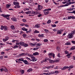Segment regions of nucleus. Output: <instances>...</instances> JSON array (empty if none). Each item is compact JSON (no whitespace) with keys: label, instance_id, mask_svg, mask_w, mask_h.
I'll use <instances>...</instances> for the list:
<instances>
[{"label":"nucleus","instance_id":"1","mask_svg":"<svg viewBox=\"0 0 75 75\" xmlns=\"http://www.w3.org/2000/svg\"><path fill=\"white\" fill-rule=\"evenodd\" d=\"M75 33V30H74L71 32V33L68 34L67 37L68 38H72L74 37V35Z\"/></svg>","mask_w":75,"mask_h":75},{"label":"nucleus","instance_id":"2","mask_svg":"<svg viewBox=\"0 0 75 75\" xmlns=\"http://www.w3.org/2000/svg\"><path fill=\"white\" fill-rule=\"evenodd\" d=\"M60 61V59L57 58V60H53L50 59L49 62L50 64H53L54 62H59Z\"/></svg>","mask_w":75,"mask_h":75},{"label":"nucleus","instance_id":"3","mask_svg":"<svg viewBox=\"0 0 75 75\" xmlns=\"http://www.w3.org/2000/svg\"><path fill=\"white\" fill-rule=\"evenodd\" d=\"M13 4L14 5H16L17 8H20V6L19 5V3L13 2Z\"/></svg>","mask_w":75,"mask_h":75},{"label":"nucleus","instance_id":"4","mask_svg":"<svg viewBox=\"0 0 75 75\" xmlns=\"http://www.w3.org/2000/svg\"><path fill=\"white\" fill-rule=\"evenodd\" d=\"M42 6L39 5L38 6V8L36 9V10L37 11H38V10H41L42 9Z\"/></svg>","mask_w":75,"mask_h":75},{"label":"nucleus","instance_id":"5","mask_svg":"<svg viewBox=\"0 0 75 75\" xmlns=\"http://www.w3.org/2000/svg\"><path fill=\"white\" fill-rule=\"evenodd\" d=\"M43 13L45 15H47L49 14V13H50V12L48 11L47 10L45 9L43 11Z\"/></svg>","mask_w":75,"mask_h":75},{"label":"nucleus","instance_id":"6","mask_svg":"<svg viewBox=\"0 0 75 75\" xmlns=\"http://www.w3.org/2000/svg\"><path fill=\"white\" fill-rule=\"evenodd\" d=\"M48 56H52L53 57V58H55V54L53 53H49L48 54Z\"/></svg>","mask_w":75,"mask_h":75},{"label":"nucleus","instance_id":"7","mask_svg":"<svg viewBox=\"0 0 75 75\" xmlns=\"http://www.w3.org/2000/svg\"><path fill=\"white\" fill-rule=\"evenodd\" d=\"M0 69L1 71H4L6 72H7V71H8V70L5 67H3V68L2 69Z\"/></svg>","mask_w":75,"mask_h":75},{"label":"nucleus","instance_id":"8","mask_svg":"<svg viewBox=\"0 0 75 75\" xmlns=\"http://www.w3.org/2000/svg\"><path fill=\"white\" fill-rule=\"evenodd\" d=\"M31 58L32 60H31L30 61H33V62H34V61H36L37 60L35 59V57L33 56Z\"/></svg>","mask_w":75,"mask_h":75},{"label":"nucleus","instance_id":"9","mask_svg":"<svg viewBox=\"0 0 75 75\" xmlns=\"http://www.w3.org/2000/svg\"><path fill=\"white\" fill-rule=\"evenodd\" d=\"M68 68H69V67L68 66H64L63 68H62L61 69L62 70H65L66 69H68Z\"/></svg>","mask_w":75,"mask_h":75},{"label":"nucleus","instance_id":"10","mask_svg":"<svg viewBox=\"0 0 75 75\" xmlns=\"http://www.w3.org/2000/svg\"><path fill=\"white\" fill-rule=\"evenodd\" d=\"M71 4L70 2L67 3L65 5H62V7H65V6H69V5H70Z\"/></svg>","mask_w":75,"mask_h":75},{"label":"nucleus","instance_id":"11","mask_svg":"<svg viewBox=\"0 0 75 75\" xmlns=\"http://www.w3.org/2000/svg\"><path fill=\"white\" fill-rule=\"evenodd\" d=\"M11 20L13 21H17V18L14 17H13L12 18Z\"/></svg>","mask_w":75,"mask_h":75},{"label":"nucleus","instance_id":"12","mask_svg":"<svg viewBox=\"0 0 75 75\" xmlns=\"http://www.w3.org/2000/svg\"><path fill=\"white\" fill-rule=\"evenodd\" d=\"M22 46H23L25 44V43L24 42H20V44Z\"/></svg>","mask_w":75,"mask_h":75},{"label":"nucleus","instance_id":"13","mask_svg":"<svg viewBox=\"0 0 75 75\" xmlns=\"http://www.w3.org/2000/svg\"><path fill=\"white\" fill-rule=\"evenodd\" d=\"M23 62L25 64H28V62L26 60H24L23 61Z\"/></svg>","mask_w":75,"mask_h":75},{"label":"nucleus","instance_id":"14","mask_svg":"<svg viewBox=\"0 0 75 75\" xmlns=\"http://www.w3.org/2000/svg\"><path fill=\"white\" fill-rule=\"evenodd\" d=\"M31 14H33V15H35L37 14V12L34 11H32V12L31 11Z\"/></svg>","mask_w":75,"mask_h":75},{"label":"nucleus","instance_id":"15","mask_svg":"<svg viewBox=\"0 0 75 75\" xmlns=\"http://www.w3.org/2000/svg\"><path fill=\"white\" fill-rule=\"evenodd\" d=\"M40 24H38L37 25H35V27H36V28H40Z\"/></svg>","mask_w":75,"mask_h":75},{"label":"nucleus","instance_id":"16","mask_svg":"<svg viewBox=\"0 0 75 75\" xmlns=\"http://www.w3.org/2000/svg\"><path fill=\"white\" fill-rule=\"evenodd\" d=\"M39 55V53L38 52H35L33 53V55L34 56L38 55Z\"/></svg>","mask_w":75,"mask_h":75},{"label":"nucleus","instance_id":"17","mask_svg":"<svg viewBox=\"0 0 75 75\" xmlns=\"http://www.w3.org/2000/svg\"><path fill=\"white\" fill-rule=\"evenodd\" d=\"M4 31H7V30H8V28H7V26H4Z\"/></svg>","mask_w":75,"mask_h":75},{"label":"nucleus","instance_id":"18","mask_svg":"<svg viewBox=\"0 0 75 75\" xmlns=\"http://www.w3.org/2000/svg\"><path fill=\"white\" fill-rule=\"evenodd\" d=\"M20 72L22 74H23L24 73V70H21Z\"/></svg>","mask_w":75,"mask_h":75},{"label":"nucleus","instance_id":"19","mask_svg":"<svg viewBox=\"0 0 75 75\" xmlns=\"http://www.w3.org/2000/svg\"><path fill=\"white\" fill-rule=\"evenodd\" d=\"M9 16H10V15H4V18H7V17H9Z\"/></svg>","mask_w":75,"mask_h":75},{"label":"nucleus","instance_id":"20","mask_svg":"<svg viewBox=\"0 0 75 75\" xmlns=\"http://www.w3.org/2000/svg\"><path fill=\"white\" fill-rule=\"evenodd\" d=\"M57 51H60V48H59V47L57 46Z\"/></svg>","mask_w":75,"mask_h":75},{"label":"nucleus","instance_id":"21","mask_svg":"<svg viewBox=\"0 0 75 75\" xmlns=\"http://www.w3.org/2000/svg\"><path fill=\"white\" fill-rule=\"evenodd\" d=\"M23 56H24L25 55H28V56L29 55V54L28 53H23Z\"/></svg>","mask_w":75,"mask_h":75},{"label":"nucleus","instance_id":"22","mask_svg":"<svg viewBox=\"0 0 75 75\" xmlns=\"http://www.w3.org/2000/svg\"><path fill=\"white\" fill-rule=\"evenodd\" d=\"M36 47H37L33 49V50H34V51H35V50H38V49L40 48V47H38V46H36Z\"/></svg>","mask_w":75,"mask_h":75},{"label":"nucleus","instance_id":"23","mask_svg":"<svg viewBox=\"0 0 75 75\" xmlns=\"http://www.w3.org/2000/svg\"><path fill=\"white\" fill-rule=\"evenodd\" d=\"M25 13L26 14H31V11H28L25 12Z\"/></svg>","mask_w":75,"mask_h":75},{"label":"nucleus","instance_id":"24","mask_svg":"<svg viewBox=\"0 0 75 75\" xmlns=\"http://www.w3.org/2000/svg\"><path fill=\"white\" fill-rule=\"evenodd\" d=\"M11 28L12 30H14V29H15V28H14V25H13L11 26Z\"/></svg>","mask_w":75,"mask_h":75},{"label":"nucleus","instance_id":"25","mask_svg":"<svg viewBox=\"0 0 75 75\" xmlns=\"http://www.w3.org/2000/svg\"><path fill=\"white\" fill-rule=\"evenodd\" d=\"M6 8H9V7H10V6H11V5L9 4H7L6 5Z\"/></svg>","mask_w":75,"mask_h":75},{"label":"nucleus","instance_id":"26","mask_svg":"<svg viewBox=\"0 0 75 75\" xmlns=\"http://www.w3.org/2000/svg\"><path fill=\"white\" fill-rule=\"evenodd\" d=\"M30 45H31V46H35V44L32 43H30Z\"/></svg>","mask_w":75,"mask_h":75},{"label":"nucleus","instance_id":"27","mask_svg":"<svg viewBox=\"0 0 75 75\" xmlns=\"http://www.w3.org/2000/svg\"><path fill=\"white\" fill-rule=\"evenodd\" d=\"M33 71V69H28L27 71V72H30V71Z\"/></svg>","mask_w":75,"mask_h":75},{"label":"nucleus","instance_id":"28","mask_svg":"<svg viewBox=\"0 0 75 75\" xmlns=\"http://www.w3.org/2000/svg\"><path fill=\"white\" fill-rule=\"evenodd\" d=\"M18 48V46H17V45H15L13 48L15 49V48Z\"/></svg>","mask_w":75,"mask_h":75},{"label":"nucleus","instance_id":"29","mask_svg":"<svg viewBox=\"0 0 75 75\" xmlns=\"http://www.w3.org/2000/svg\"><path fill=\"white\" fill-rule=\"evenodd\" d=\"M31 31H32V30L31 29H30V30H29V31H27L26 32V33H27V34H28V33H31Z\"/></svg>","mask_w":75,"mask_h":75},{"label":"nucleus","instance_id":"30","mask_svg":"<svg viewBox=\"0 0 75 75\" xmlns=\"http://www.w3.org/2000/svg\"><path fill=\"white\" fill-rule=\"evenodd\" d=\"M57 34H61L62 32L60 30H58L57 31Z\"/></svg>","mask_w":75,"mask_h":75},{"label":"nucleus","instance_id":"31","mask_svg":"<svg viewBox=\"0 0 75 75\" xmlns=\"http://www.w3.org/2000/svg\"><path fill=\"white\" fill-rule=\"evenodd\" d=\"M37 46H39V47H40L41 45H42V43H37Z\"/></svg>","mask_w":75,"mask_h":75},{"label":"nucleus","instance_id":"32","mask_svg":"<svg viewBox=\"0 0 75 75\" xmlns=\"http://www.w3.org/2000/svg\"><path fill=\"white\" fill-rule=\"evenodd\" d=\"M23 54H24L23 53H22L21 54L18 55V57H21V56H22V55L23 56H24Z\"/></svg>","mask_w":75,"mask_h":75},{"label":"nucleus","instance_id":"33","mask_svg":"<svg viewBox=\"0 0 75 75\" xmlns=\"http://www.w3.org/2000/svg\"><path fill=\"white\" fill-rule=\"evenodd\" d=\"M16 41H16V45H19V44H20V42L19 43L18 42V40H17Z\"/></svg>","mask_w":75,"mask_h":75},{"label":"nucleus","instance_id":"34","mask_svg":"<svg viewBox=\"0 0 75 75\" xmlns=\"http://www.w3.org/2000/svg\"><path fill=\"white\" fill-rule=\"evenodd\" d=\"M65 54H69V52H68L67 50H65L64 51Z\"/></svg>","mask_w":75,"mask_h":75},{"label":"nucleus","instance_id":"35","mask_svg":"<svg viewBox=\"0 0 75 75\" xmlns=\"http://www.w3.org/2000/svg\"><path fill=\"white\" fill-rule=\"evenodd\" d=\"M28 44H26L25 43V44H24V45H23V46L24 47H28Z\"/></svg>","mask_w":75,"mask_h":75},{"label":"nucleus","instance_id":"36","mask_svg":"<svg viewBox=\"0 0 75 75\" xmlns=\"http://www.w3.org/2000/svg\"><path fill=\"white\" fill-rule=\"evenodd\" d=\"M23 36L24 38H25L27 36V35L26 34H23Z\"/></svg>","mask_w":75,"mask_h":75},{"label":"nucleus","instance_id":"37","mask_svg":"<svg viewBox=\"0 0 75 75\" xmlns=\"http://www.w3.org/2000/svg\"><path fill=\"white\" fill-rule=\"evenodd\" d=\"M51 22V20H49L47 22V23L48 24H50Z\"/></svg>","mask_w":75,"mask_h":75},{"label":"nucleus","instance_id":"38","mask_svg":"<svg viewBox=\"0 0 75 75\" xmlns=\"http://www.w3.org/2000/svg\"><path fill=\"white\" fill-rule=\"evenodd\" d=\"M4 26H3L2 25L1 27V30H3V29H4Z\"/></svg>","mask_w":75,"mask_h":75},{"label":"nucleus","instance_id":"39","mask_svg":"<svg viewBox=\"0 0 75 75\" xmlns=\"http://www.w3.org/2000/svg\"><path fill=\"white\" fill-rule=\"evenodd\" d=\"M65 45H71V43H70L67 42L65 44Z\"/></svg>","mask_w":75,"mask_h":75},{"label":"nucleus","instance_id":"40","mask_svg":"<svg viewBox=\"0 0 75 75\" xmlns=\"http://www.w3.org/2000/svg\"><path fill=\"white\" fill-rule=\"evenodd\" d=\"M48 40L47 39H45L43 40L44 42H48Z\"/></svg>","mask_w":75,"mask_h":75},{"label":"nucleus","instance_id":"41","mask_svg":"<svg viewBox=\"0 0 75 75\" xmlns=\"http://www.w3.org/2000/svg\"><path fill=\"white\" fill-rule=\"evenodd\" d=\"M71 54H72V53H70L69 54H67V55H66L67 57H69V56H70L71 55Z\"/></svg>","mask_w":75,"mask_h":75},{"label":"nucleus","instance_id":"42","mask_svg":"<svg viewBox=\"0 0 75 75\" xmlns=\"http://www.w3.org/2000/svg\"><path fill=\"white\" fill-rule=\"evenodd\" d=\"M19 61H23H23H24V59H19Z\"/></svg>","mask_w":75,"mask_h":75},{"label":"nucleus","instance_id":"43","mask_svg":"<svg viewBox=\"0 0 75 75\" xmlns=\"http://www.w3.org/2000/svg\"><path fill=\"white\" fill-rule=\"evenodd\" d=\"M75 47H72L71 48H70V49L71 50H75Z\"/></svg>","mask_w":75,"mask_h":75},{"label":"nucleus","instance_id":"44","mask_svg":"<svg viewBox=\"0 0 75 75\" xmlns=\"http://www.w3.org/2000/svg\"><path fill=\"white\" fill-rule=\"evenodd\" d=\"M69 68L71 69V68H74V67L73 65L70 66L69 67Z\"/></svg>","mask_w":75,"mask_h":75},{"label":"nucleus","instance_id":"45","mask_svg":"<svg viewBox=\"0 0 75 75\" xmlns=\"http://www.w3.org/2000/svg\"><path fill=\"white\" fill-rule=\"evenodd\" d=\"M44 31H45V32L46 33H48V30L47 29H44Z\"/></svg>","mask_w":75,"mask_h":75},{"label":"nucleus","instance_id":"46","mask_svg":"<svg viewBox=\"0 0 75 75\" xmlns=\"http://www.w3.org/2000/svg\"><path fill=\"white\" fill-rule=\"evenodd\" d=\"M35 33H39V31H38V30H35L34 32Z\"/></svg>","mask_w":75,"mask_h":75},{"label":"nucleus","instance_id":"47","mask_svg":"<svg viewBox=\"0 0 75 75\" xmlns=\"http://www.w3.org/2000/svg\"><path fill=\"white\" fill-rule=\"evenodd\" d=\"M52 27H56L57 25L55 24H54V25H52Z\"/></svg>","mask_w":75,"mask_h":75},{"label":"nucleus","instance_id":"48","mask_svg":"<svg viewBox=\"0 0 75 75\" xmlns=\"http://www.w3.org/2000/svg\"><path fill=\"white\" fill-rule=\"evenodd\" d=\"M55 74V73L54 72V71H51V73H50V75H51V74Z\"/></svg>","mask_w":75,"mask_h":75},{"label":"nucleus","instance_id":"49","mask_svg":"<svg viewBox=\"0 0 75 75\" xmlns=\"http://www.w3.org/2000/svg\"><path fill=\"white\" fill-rule=\"evenodd\" d=\"M9 37L8 36H7L6 38V41H7V40H8Z\"/></svg>","mask_w":75,"mask_h":75},{"label":"nucleus","instance_id":"50","mask_svg":"<svg viewBox=\"0 0 75 75\" xmlns=\"http://www.w3.org/2000/svg\"><path fill=\"white\" fill-rule=\"evenodd\" d=\"M28 56H29V57H31V58H32V57L33 56V55L31 54H29V55H28Z\"/></svg>","mask_w":75,"mask_h":75},{"label":"nucleus","instance_id":"51","mask_svg":"<svg viewBox=\"0 0 75 75\" xmlns=\"http://www.w3.org/2000/svg\"><path fill=\"white\" fill-rule=\"evenodd\" d=\"M55 74H58V73H59V72H58V71L56 70L55 71Z\"/></svg>","mask_w":75,"mask_h":75},{"label":"nucleus","instance_id":"52","mask_svg":"<svg viewBox=\"0 0 75 75\" xmlns=\"http://www.w3.org/2000/svg\"><path fill=\"white\" fill-rule=\"evenodd\" d=\"M57 57L59 58H61V56H60V54H59V53L58 54Z\"/></svg>","mask_w":75,"mask_h":75},{"label":"nucleus","instance_id":"53","mask_svg":"<svg viewBox=\"0 0 75 75\" xmlns=\"http://www.w3.org/2000/svg\"><path fill=\"white\" fill-rule=\"evenodd\" d=\"M22 21L23 22H25V21H26V20L25 19H22Z\"/></svg>","mask_w":75,"mask_h":75},{"label":"nucleus","instance_id":"54","mask_svg":"<svg viewBox=\"0 0 75 75\" xmlns=\"http://www.w3.org/2000/svg\"><path fill=\"white\" fill-rule=\"evenodd\" d=\"M45 58H46V60H47L48 61H50V59H49V58H48L47 57H46Z\"/></svg>","mask_w":75,"mask_h":75},{"label":"nucleus","instance_id":"55","mask_svg":"<svg viewBox=\"0 0 75 75\" xmlns=\"http://www.w3.org/2000/svg\"><path fill=\"white\" fill-rule=\"evenodd\" d=\"M15 41H17V40H12V42H15Z\"/></svg>","mask_w":75,"mask_h":75},{"label":"nucleus","instance_id":"56","mask_svg":"<svg viewBox=\"0 0 75 75\" xmlns=\"http://www.w3.org/2000/svg\"><path fill=\"white\" fill-rule=\"evenodd\" d=\"M71 16H68V19H71Z\"/></svg>","mask_w":75,"mask_h":75},{"label":"nucleus","instance_id":"57","mask_svg":"<svg viewBox=\"0 0 75 75\" xmlns=\"http://www.w3.org/2000/svg\"><path fill=\"white\" fill-rule=\"evenodd\" d=\"M71 42L73 44H75V41H71Z\"/></svg>","mask_w":75,"mask_h":75},{"label":"nucleus","instance_id":"58","mask_svg":"<svg viewBox=\"0 0 75 75\" xmlns=\"http://www.w3.org/2000/svg\"><path fill=\"white\" fill-rule=\"evenodd\" d=\"M47 68V69H50V68H51V66H48L47 67H46Z\"/></svg>","mask_w":75,"mask_h":75},{"label":"nucleus","instance_id":"59","mask_svg":"<svg viewBox=\"0 0 75 75\" xmlns=\"http://www.w3.org/2000/svg\"><path fill=\"white\" fill-rule=\"evenodd\" d=\"M46 10H47V11H50V10H51V9L49 8L48 9H46Z\"/></svg>","mask_w":75,"mask_h":75},{"label":"nucleus","instance_id":"60","mask_svg":"<svg viewBox=\"0 0 75 75\" xmlns=\"http://www.w3.org/2000/svg\"><path fill=\"white\" fill-rule=\"evenodd\" d=\"M71 18H72V19H75V18L74 17V16H71Z\"/></svg>","mask_w":75,"mask_h":75},{"label":"nucleus","instance_id":"61","mask_svg":"<svg viewBox=\"0 0 75 75\" xmlns=\"http://www.w3.org/2000/svg\"><path fill=\"white\" fill-rule=\"evenodd\" d=\"M22 30L23 31H25V28H22Z\"/></svg>","mask_w":75,"mask_h":75},{"label":"nucleus","instance_id":"62","mask_svg":"<svg viewBox=\"0 0 75 75\" xmlns=\"http://www.w3.org/2000/svg\"><path fill=\"white\" fill-rule=\"evenodd\" d=\"M5 53H4V52H1V54H2V55H4V54Z\"/></svg>","mask_w":75,"mask_h":75},{"label":"nucleus","instance_id":"63","mask_svg":"<svg viewBox=\"0 0 75 75\" xmlns=\"http://www.w3.org/2000/svg\"><path fill=\"white\" fill-rule=\"evenodd\" d=\"M25 27H29V25H27V24H25Z\"/></svg>","mask_w":75,"mask_h":75},{"label":"nucleus","instance_id":"64","mask_svg":"<svg viewBox=\"0 0 75 75\" xmlns=\"http://www.w3.org/2000/svg\"><path fill=\"white\" fill-rule=\"evenodd\" d=\"M25 24L24 23L23 24H20V25H21V26H23V25H24Z\"/></svg>","mask_w":75,"mask_h":75}]
</instances>
